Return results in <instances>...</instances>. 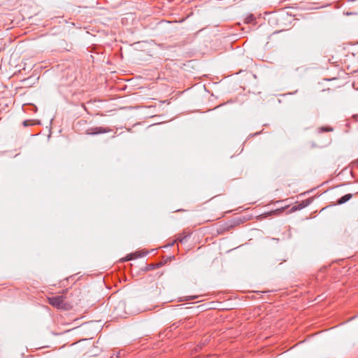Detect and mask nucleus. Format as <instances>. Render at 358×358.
<instances>
[{
	"label": "nucleus",
	"mask_w": 358,
	"mask_h": 358,
	"mask_svg": "<svg viewBox=\"0 0 358 358\" xmlns=\"http://www.w3.org/2000/svg\"><path fill=\"white\" fill-rule=\"evenodd\" d=\"M48 302L52 306L59 309H67V304L64 301V297L63 296H55L48 297Z\"/></svg>",
	"instance_id": "1"
},
{
	"label": "nucleus",
	"mask_w": 358,
	"mask_h": 358,
	"mask_svg": "<svg viewBox=\"0 0 358 358\" xmlns=\"http://www.w3.org/2000/svg\"><path fill=\"white\" fill-rule=\"evenodd\" d=\"M110 131L108 128H105L102 127H92L87 130V134L90 135H96L99 134L107 133Z\"/></svg>",
	"instance_id": "2"
},
{
	"label": "nucleus",
	"mask_w": 358,
	"mask_h": 358,
	"mask_svg": "<svg viewBox=\"0 0 358 358\" xmlns=\"http://www.w3.org/2000/svg\"><path fill=\"white\" fill-rule=\"evenodd\" d=\"M352 197V194H347L343 196L341 198H340L337 201V203L338 204H343V203L347 202L348 201H349Z\"/></svg>",
	"instance_id": "3"
},
{
	"label": "nucleus",
	"mask_w": 358,
	"mask_h": 358,
	"mask_svg": "<svg viewBox=\"0 0 358 358\" xmlns=\"http://www.w3.org/2000/svg\"><path fill=\"white\" fill-rule=\"evenodd\" d=\"M255 17H254L253 15L251 14L245 17V22L247 24H250V23H252L253 22H255Z\"/></svg>",
	"instance_id": "4"
},
{
	"label": "nucleus",
	"mask_w": 358,
	"mask_h": 358,
	"mask_svg": "<svg viewBox=\"0 0 358 358\" xmlns=\"http://www.w3.org/2000/svg\"><path fill=\"white\" fill-rule=\"evenodd\" d=\"M34 124L32 123V120H24L23 122V125L24 127H28V126H30V125H33Z\"/></svg>",
	"instance_id": "5"
},
{
	"label": "nucleus",
	"mask_w": 358,
	"mask_h": 358,
	"mask_svg": "<svg viewBox=\"0 0 358 358\" xmlns=\"http://www.w3.org/2000/svg\"><path fill=\"white\" fill-rule=\"evenodd\" d=\"M186 238H187V236H184L182 237H178L174 242L178 241L180 243H183L185 241Z\"/></svg>",
	"instance_id": "6"
},
{
	"label": "nucleus",
	"mask_w": 358,
	"mask_h": 358,
	"mask_svg": "<svg viewBox=\"0 0 358 358\" xmlns=\"http://www.w3.org/2000/svg\"><path fill=\"white\" fill-rule=\"evenodd\" d=\"M322 130L324 131H331L333 130L332 128H325V127H322Z\"/></svg>",
	"instance_id": "7"
},
{
	"label": "nucleus",
	"mask_w": 358,
	"mask_h": 358,
	"mask_svg": "<svg viewBox=\"0 0 358 358\" xmlns=\"http://www.w3.org/2000/svg\"><path fill=\"white\" fill-rule=\"evenodd\" d=\"M153 268V266L150 265L149 268Z\"/></svg>",
	"instance_id": "8"
},
{
	"label": "nucleus",
	"mask_w": 358,
	"mask_h": 358,
	"mask_svg": "<svg viewBox=\"0 0 358 358\" xmlns=\"http://www.w3.org/2000/svg\"><path fill=\"white\" fill-rule=\"evenodd\" d=\"M153 268V266L150 265L149 268Z\"/></svg>",
	"instance_id": "9"
},
{
	"label": "nucleus",
	"mask_w": 358,
	"mask_h": 358,
	"mask_svg": "<svg viewBox=\"0 0 358 358\" xmlns=\"http://www.w3.org/2000/svg\"><path fill=\"white\" fill-rule=\"evenodd\" d=\"M153 268V266L150 265L149 268Z\"/></svg>",
	"instance_id": "10"
}]
</instances>
